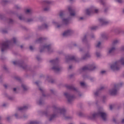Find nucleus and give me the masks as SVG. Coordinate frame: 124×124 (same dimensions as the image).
Here are the masks:
<instances>
[{
  "instance_id": "1",
  "label": "nucleus",
  "mask_w": 124,
  "mask_h": 124,
  "mask_svg": "<svg viewBox=\"0 0 124 124\" xmlns=\"http://www.w3.org/2000/svg\"><path fill=\"white\" fill-rule=\"evenodd\" d=\"M121 64L124 65V57L111 64L110 68L112 70H119L121 68Z\"/></svg>"
},
{
  "instance_id": "2",
  "label": "nucleus",
  "mask_w": 124,
  "mask_h": 124,
  "mask_svg": "<svg viewBox=\"0 0 124 124\" xmlns=\"http://www.w3.org/2000/svg\"><path fill=\"white\" fill-rule=\"evenodd\" d=\"M92 116L93 118H95V117L100 116L104 121H105L106 119H107V114L104 111H101L98 113H94Z\"/></svg>"
},
{
  "instance_id": "3",
  "label": "nucleus",
  "mask_w": 124,
  "mask_h": 124,
  "mask_svg": "<svg viewBox=\"0 0 124 124\" xmlns=\"http://www.w3.org/2000/svg\"><path fill=\"white\" fill-rule=\"evenodd\" d=\"M98 9H96L95 7H92L86 10V14L90 15L91 13H97Z\"/></svg>"
},
{
  "instance_id": "4",
  "label": "nucleus",
  "mask_w": 124,
  "mask_h": 124,
  "mask_svg": "<svg viewBox=\"0 0 124 124\" xmlns=\"http://www.w3.org/2000/svg\"><path fill=\"white\" fill-rule=\"evenodd\" d=\"M119 87H120V85H115L112 89H110L109 91V93L110 94H111V95H114V94H116V93H117L118 89H119Z\"/></svg>"
},
{
  "instance_id": "5",
  "label": "nucleus",
  "mask_w": 124,
  "mask_h": 124,
  "mask_svg": "<svg viewBox=\"0 0 124 124\" xmlns=\"http://www.w3.org/2000/svg\"><path fill=\"white\" fill-rule=\"evenodd\" d=\"M74 31L72 29H68L65 31L63 33V36H66V35H70V34H72Z\"/></svg>"
},
{
  "instance_id": "6",
  "label": "nucleus",
  "mask_w": 124,
  "mask_h": 124,
  "mask_svg": "<svg viewBox=\"0 0 124 124\" xmlns=\"http://www.w3.org/2000/svg\"><path fill=\"white\" fill-rule=\"evenodd\" d=\"M8 48V43H4V44H2L1 45V51L2 52H3L4 51H5L6 49Z\"/></svg>"
},
{
  "instance_id": "7",
  "label": "nucleus",
  "mask_w": 124,
  "mask_h": 124,
  "mask_svg": "<svg viewBox=\"0 0 124 124\" xmlns=\"http://www.w3.org/2000/svg\"><path fill=\"white\" fill-rule=\"evenodd\" d=\"M115 50H116V48L115 47H112L109 48L108 51V54L109 55L110 54H112V53H114V52H115Z\"/></svg>"
},
{
  "instance_id": "8",
  "label": "nucleus",
  "mask_w": 124,
  "mask_h": 124,
  "mask_svg": "<svg viewBox=\"0 0 124 124\" xmlns=\"http://www.w3.org/2000/svg\"><path fill=\"white\" fill-rule=\"evenodd\" d=\"M62 24H64V25H66L67 24H68L69 23V19L62 18Z\"/></svg>"
},
{
  "instance_id": "9",
  "label": "nucleus",
  "mask_w": 124,
  "mask_h": 124,
  "mask_svg": "<svg viewBox=\"0 0 124 124\" xmlns=\"http://www.w3.org/2000/svg\"><path fill=\"white\" fill-rule=\"evenodd\" d=\"M99 21L102 25H105V24H107V21L106 19L104 18H101L99 19Z\"/></svg>"
},
{
  "instance_id": "10",
  "label": "nucleus",
  "mask_w": 124,
  "mask_h": 124,
  "mask_svg": "<svg viewBox=\"0 0 124 124\" xmlns=\"http://www.w3.org/2000/svg\"><path fill=\"white\" fill-rule=\"evenodd\" d=\"M93 67H94V66H92L91 67V68H89V67H88V66H85V67H84L83 68L82 70H87L88 69H89V70H93Z\"/></svg>"
},
{
  "instance_id": "11",
  "label": "nucleus",
  "mask_w": 124,
  "mask_h": 124,
  "mask_svg": "<svg viewBox=\"0 0 124 124\" xmlns=\"http://www.w3.org/2000/svg\"><path fill=\"white\" fill-rule=\"evenodd\" d=\"M64 94L66 96L68 101H70V99H72V96L69 95V94L65 93Z\"/></svg>"
},
{
  "instance_id": "12",
  "label": "nucleus",
  "mask_w": 124,
  "mask_h": 124,
  "mask_svg": "<svg viewBox=\"0 0 124 124\" xmlns=\"http://www.w3.org/2000/svg\"><path fill=\"white\" fill-rule=\"evenodd\" d=\"M112 122H113V123H114V124H119V123H120L119 119L117 118H113Z\"/></svg>"
},
{
  "instance_id": "13",
  "label": "nucleus",
  "mask_w": 124,
  "mask_h": 124,
  "mask_svg": "<svg viewBox=\"0 0 124 124\" xmlns=\"http://www.w3.org/2000/svg\"><path fill=\"white\" fill-rule=\"evenodd\" d=\"M43 49H45L46 50H47L49 51L50 49V46H43Z\"/></svg>"
},
{
  "instance_id": "14",
  "label": "nucleus",
  "mask_w": 124,
  "mask_h": 124,
  "mask_svg": "<svg viewBox=\"0 0 124 124\" xmlns=\"http://www.w3.org/2000/svg\"><path fill=\"white\" fill-rule=\"evenodd\" d=\"M120 42V41L119 40H115L113 41L112 44L113 45H116V44H118Z\"/></svg>"
},
{
  "instance_id": "15",
  "label": "nucleus",
  "mask_w": 124,
  "mask_h": 124,
  "mask_svg": "<svg viewBox=\"0 0 124 124\" xmlns=\"http://www.w3.org/2000/svg\"><path fill=\"white\" fill-rule=\"evenodd\" d=\"M53 70H55V71H59L60 70V68L58 66H55L53 68Z\"/></svg>"
},
{
  "instance_id": "16",
  "label": "nucleus",
  "mask_w": 124,
  "mask_h": 124,
  "mask_svg": "<svg viewBox=\"0 0 124 124\" xmlns=\"http://www.w3.org/2000/svg\"><path fill=\"white\" fill-rule=\"evenodd\" d=\"M59 112H60V114H62V113H64V109H59Z\"/></svg>"
},
{
  "instance_id": "17",
  "label": "nucleus",
  "mask_w": 124,
  "mask_h": 124,
  "mask_svg": "<svg viewBox=\"0 0 124 124\" xmlns=\"http://www.w3.org/2000/svg\"><path fill=\"white\" fill-rule=\"evenodd\" d=\"M101 44V43H100V42H99L96 45V47H99L100 46Z\"/></svg>"
},
{
  "instance_id": "18",
  "label": "nucleus",
  "mask_w": 124,
  "mask_h": 124,
  "mask_svg": "<svg viewBox=\"0 0 124 124\" xmlns=\"http://www.w3.org/2000/svg\"><path fill=\"white\" fill-rule=\"evenodd\" d=\"M70 15H71V16H74L75 15V13H74V12H73V11H72L70 13Z\"/></svg>"
},
{
  "instance_id": "19",
  "label": "nucleus",
  "mask_w": 124,
  "mask_h": 124,
  "mask_svg": "<svg viewBox=\"0 0 124 124\" xmlns=\"http://www.w3.org/2000/svg\"><path fill=\"white\" fill-rule=\"evenodd\" d=\"M80 85L82 87H84L85 86V82H80Z\"/></svg>"
},
{
  "instance_id": "20",
  "label": "nucleus",
  "mask_w": 124,
  "mask_h": 124,
  "mask_svg": "<svg viewBox=\"0 0 124 124\" xmlns=\"http://www.w3.org/2000/svg\"><path fill=\"white\" fill-rule=\"evenodd\" d=\"M22 87L23 89L27 90V86H26V85H22Z\"/></svg>"
},
{
  "instance_id": "21",
  "label": "nucleus",
  "mask_w": 124,
  "mask_h": 124,
  "mask_svg": "<svg viewBox=\"0 0 124 124\" xmlns=\"http://www.w3.org/2000/svg\"><path fill=\"white\" fill-rule=\"evenodd\" d=\"M117 2H122L123 0H114Z\"/></svg>"
},
{
  "instance_id": "22",
  "label": "nucleus",
  "mask_w": 124,
  "mask_h": 124,
  "mask_svg": "<svg viewBox=\"0 0 124 124\" xmlns=\"http://www.w3.org/2000/svg\"><path fill=\"white\" fill-rule=\"evenodd\" d=\"M31 12V9H27L26 10V13H30Z\"/></svg>"
},
{
  "instance_id": "23",
  "label": "nucleus",
  "mask_w": 124,
  "mask_h": 124,
  "mask_svg": "<svg viewBox=\"0 0 124 124\" xmlns=\"http://www.w3.org/2000/svg\"><path fill=\"white\" fill-rule=\"evenodd\" d=\"M90 54H87L85 55V58H89L90 57Z\"/></svg>"
},
{
  "instance_id": "24",
  "label": "nucleus",
  "mask_w": 124,
  "mask_h": 124,
  "mask_svg": "<svg viewBox=\"0 0 124 124\" xmlns=\"http://www.w3.org/2000/svg\"><path fill=\"white\" fill-rule=\"evenodd\" d=\"M96 55L97 56V57H99V56H100V53H96Z\"/></svg>"
},
{
  "instance_id": "25",
  "label": "nucleus",
  "mask_w": 124,
  "mask_h": 124,
  "mask_svg": "<svg viewBox=\"0 0 124 124\" xmlns=\"http://www.w3.org/2000/svg\"><path fill=\"white\" fill-rule=\"evenodd\" d=\"M30 50H33V47H32V46H30Z\"/></svg>"
},
{
  "instance_id": "26",
  "label": "nucleus",
  "mask_w": 124,
  "mask_h": 124,
  "mask_svg": "<svg viewBox=\"0 0 124 124\" xmlns=\"http://www.w3.org/2000/svg\"><path fill=\"white\" fill-rule=\"evenodd\" d=\"M19 18L20 19V20H23V16H19Z\"/></svg>"
},
{
  "instance_id": "27",
  "label": "nucleus",
  "mask_w": 124,
  "mask_h": 124,
  "mask_svg": "<svg viewBox=\"0 0 124 124\" xmlns=\"http://www.w3.org/2000/svg\"><path fill=\"white\" fill-rule=\"evenodd\" d=\"M121 124H124V119H122L121 122Z\"/></svg>"
},
{
  "instance_id": "28",
  "label": "nucleus",
  "mask_w": 124,
  "mask_h": 124,
  "mask_svg": "<svg viewBox=\"0 0 124 124\" xmlns=\"http://www.w3.org/2000/svg\"><path fill=\"white\" fill-rule=\"evenodd\" d=\"M30 124H36V123L34 122H31Z\"/></svg>"
},
{
  "instance_id": "29",
  "label": "nucleus",
  "mask_w": 124,
  "mask_h": 124,
  "mask_svg": "<svg viewBox=\"0 0 124 124\" xmlns=\"http://www.w3.org/2000/svg\"><path fill=\"white\" fill-rule=\"evenodd\" d=\"M101 73H102V74H103L105 73V71H102L101 72Z\"/></svg>"
},
{
  "instance_id": "30",
  "label": "nucleus",
  "mask_w": 124,
  "mask_h": 124,
  "mask_svg": "<svg viewBox=\"0 0 124 124\" xmlns=\"http://www.w3.org/2000/svg\"><path fill=\"white\" fill-rule=\"evenodd\" d=\"M45 11H47L49 10V8H45Z\"/></svg>"
},
{
  "instance_id": "31",
  "label": "nucleus",
  "mask_w": 124,
  "mask_h": 124,
  "mask_svg": "<svg viewBox=\"0 0 124 124\" xmlns=\"http://www.w3.org/2000/svg\"><path fill=\"white\" fill-rule=\"evenodd\" d=\"M13 41H14V43H15L16 41V38H13Z\"/></svg>"
},
{
  "instance_id": "32",
  "label": "nucleus",
  "mask_w": 124,
  "mask_h": 124,
  "mask_svg": "<svg viewBox=\"0 0 124 124\" xmlns=\"http://www.w3.org/2000/svg\"><path fill=\"white\" fill-rule=\"evenodd\" d=\"M13 63L14 64H16V63H17V62L14 61L13 62Z\"/></svg>"
},
{
  "instance_id": "33",
  "label": "nucleus",
  "mask_w": 124,
  "mask_h": 124,
  "mask_svg": "<svg viewBox=\"0 0 124 124\" xmlns=\"http://www.w3.org/2000/svg\"><path fill=\"white\" fill-rule=\"evenodd\" d=\"M53 25H57V23L56 22H53Z\"/></svg>"
},
{
  "instance_id": "34",
  "label": "nucleus",
  "mask_w": 124,
  "mask_h": 124,
  "mask_svg": "<svg viewBox=\"0 0 124 124\" xmlns=\"http://www.w3.org/2000/svg\"><path fill=\"white\" fill-rule=\"evenodd\" d=\"M16 90H17L16 88H14V92H16Z\"/></svg>"
},
{
  "instance_id": "35",
  "label": "nucleus",
  "mask_w": 124,
  "mask_h": 124,
  "mask_svg": "<svg viewBox=\"0 0 124 124\" xmlns=\"http://www.w3.org/2000/svg\"><path fill=\"white\" fill-rule=\"evenodd\" d=\"M68 10H69V11H71V8H69Z\"/></svg>"
},
{
  "instance_id": "36",
  "label": "nucleus",
  "mask_w": 124,
  "mask_h": 124,
  "mask_svg": "<svg viewBox=\"0 0 124 124\" xmlns=\"http://www.w3.org/2000/svg\"><path fill=\"white\" fill-rule=\"evenodd\" d=\"M110 109H112V106H110Z\"/></svg>"
},
{
  "instance_id": "37",
  "label": "nucleus",
  "mask_w": 124,
  "mask_h": 124,
  "mask_svg": "<svg viewBox=\"0 0 124 124\" xmlns=\"http://www.w3.org/2000/svg\"><path fill=\"white\" fill-rule=\"evenodd\" d=\"M15 117H16V118H17V114H15Z\"/></svg>"
},
{
  "instance_id": "38",
  "label": "nucleus",
  "mask_w": 124,
  "mask_h": 124,
  "mask_svg": "<svg viewBox=\"0 0 124 124\" xmlns=\"http://www.w3.org/2000/svg\"><path fill=\"white\" fill-rule=\"evenodd\" d=\"M31 20H28V22H30Z\"/></svg>"
},
{
  "instance_id": "39",
  "label": "nucleus",
  "mask_w": 124,
  "mask_h": 124,
  "mask_svg": "<svg viewBox=\"0 0 124 124\" xmlns=\"http://www.w3.org/2000/svg\"><path fill=\"white\" fill-rule=\"evenodd\" d=\"M60 16L62 17V15H60Z\"/></svg>"
},
{
  "instance_id": "40",
  "label": "nucleus",
  "mask_w": 124,
  "mask_h": 124,
  "mask_svg": "<svg viewBox=\"0 0 124 124\" xmlns=\"http://www.w3.org/2000/svg\"><path fill=\"white\" fill-rule=\"evenodd\" d=\"M80 19L82 20V19H83V18L81 17V18H80Z\"/></svg>"
},
{
  "instance_id": "41",
  "label": "nucleus",
  "mask_w": 124,
  "mask_h": 124,
  "mask_svg": "<svg viewBox=\"0 0 124 124\" xmlns=\"http://www.w3.org/2000/svg\"><path fill=\"white\" fill-rule=\"evenodd\" d=\"M57 27H58V28H59V27H60V26H58Z\"/></svg>"
},
{
  "instance_id": "42",
  "label": "nucleus",
  "mask_w": 124,
  "mask_h": 124,
  "mask_svg": "<svg viewBox=\"0 0 124 124\" xmlns=\"http://www.w3.org/2000/svg\"><path fill=\"white\" fill-rule=\"evenodd\" d=\"M5 87L6 88V86L5 85Z\"/></svg>"
},
{
  "instance_id": "43",
  "label": "nucleus",
  "mask_w": 124,
  "mask_h": 124,
  "mask_svg": "<svg viewBox=\"0 0 124 124\" xmlns=\"http://www.w3.org/2000/svg\"><path fill=\"white\" fill-rule=\"evenodd\" d=\"M74 90H76V89L74 88Z\"/></svg>"
}]
</instances>
